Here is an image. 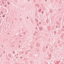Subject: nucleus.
Instances as JSON below:
<instances>
[{"label":"nucleus","instance_id":"obj_1","mask_svg":"<svg viewBox=\"0 0 64 64\" xmlns=\"http://www.w3.org/2000/svg\"><path fill=\"white\" fill-rule=\"evenodd\" d=\"M36 6H38V4H37L36 5Z\"/></svg>","mask_w":64,"mask_h":64},{"label":"nucleus","instance_id":"obj_2","mask_svg":"<svg viewBox=\"0 0 64 64\" xmlns=\"http://www.w3.org/2000/svg\"><path fill=\"white\" fill-rule=\"evenodd\" d=\"M5 15H3L2 17H5Z\"/></svg>","mask_w":64,"mask_h":64},{"label":"nucleus","instance_id":"obj_3","mask_svg":"<svg viewBox=\"0 0 64 64\" xmlns=\"http://www.w3.org/2000/svg\"><path fill=\"white\" fill-rule=\"evenodd\" d=\"M1 13H2V14H3V12L1 11Z\"/></svg>","mask_w":64,"mask_h":64},{"label":"nucleus","instance_id":"obj_4","mask_svg":"<svg viewBox=\"0 0 64 64\" xmlns=\"http://www.w3.org/2000/svg\"><path fill=\"white\" fill-rule=\"evenodd\" d=\"M13 52V54H14V53H15V52H14V51H13V52Z\"/></svg>","mask_w":64,"mask_h":64},{"label":"nucleus","instance_id":"obj_5","mask_svg":"<svg viewBox=\"0 0 64 64\" xmlns=\"http://www.w3.org/2000/svg\"><path fill=\"white\" fill-rule=\"evenodd\" d=\"M9 56H11V54H9Z\"/></svg>","mask_w":64,"mask_h":64},{"label":"nucleus","instance_id":"obj_6","mask_svg":"<svg viewBox=\"0 0 64 64\" xmlns=\"http://www.w3.org/2000/svg\"><path fill=\"white\" fill-rule=\"evenodd\" d=\"M2 3H3V4H4V2H2Z\"/></svg>","mask_w":64,"mask_h":64},{"label":"nucleus","instance_id":"obj_7","mask_svg":"<svg viewBox=\"0 0 64 64\" xmlns=\"http://www.w3.org/2000/svg\"><path fill=\"white\" fill-rule=\"evenodd\" d=\"M20 59H22V57H20Z\"/></svg>","mask_w":64,"mask_h":64},{"label":"nucleus","instance_id":"obj_8","mask_svg":"<svg viewBox=\"0 0 64 64\" xmlns=\"http://www.w3.org/2000/svg\"><path fill=\"white\" fill-rule=\"evenodd\" d=\"M4 6H5V7H6V5H4Z\"/></svg>","mask_w":64,"mask_h":64},{"label":"nucleus","instance_id":"obj_9","mask_svg":"<svg viewBox=\"0 0 64 64\" xmlns=\"http://www.w3.org/2000/svg\"><path fill=\"white\" fill-rule=\"evenodd\" d=\"M24 35L25 34V32H24Z\"/></svg>","mask_w":64,"mask_h":64},{"label":"nucleus","instance_id":"obj_10","mask_svg":"<svg viewBox=\"0 0 64 64\" xmlns=\"http://www.w3.org/2000/svg\"><path fill=\"white\" fill-rule=\"evenodd\" d=\"M8 5H9V4H10V3L8 2Z\"/></svg>","mask_w":64,"mask_h":64},{"label":"nucleus","instance_id":"obj_11","mask_svg":"<svg viewBox=\"0 0 64 64\" xmlns=\"http://www.w3.org/2000/svg\"><path fill=\"white\" fill-rule=\"evenodd\" d=\"M43 12H44V11H42V14L43 13Z\"/></svg>","mask_w":64,"mask_h":64},{"label":"nucleus","instance_id":"obj_12","mask_svg":"<svg viewBox=\"0 0 64 64\" xmlns=\"http://www.w3.org/2000/svg\"><path fill=\"white\" fill-rule=\"evenodd\" d=\"M27 19H28V18H28V17H27Z\"/></svg>","mask_w":64,"mask_h":64},{"label":"nucleus","instance_id":"obj_13","mask_svg":"<svg viewBox=\"0 0 64 64\" xmlns=\"http://www.w3.org/2000/svg\"><path fill=\"white\" fill-rule=\"evenodd\" d=\"M36 21H37V20H36V18H35V19Z\"/></svg>","mask_w":64,"mask_h":64},{"label":"nucleus","instance_id":"obj_14","mask_svg":"<svg viewBox=\"0 0 64 64\" xmlns=\"http://www.w3.org/2000/svg\"><path fill=\"white\" fill-rule=\"evenodd\" d=\"M20 37H21L22 36L21 35L20 36Z\"/></svg>","mask_w":64,"mask_h":64},{"label":"nucleus","instance_id":"obj_15","mask_svg":"<svg viewBox=\"0 0 64 64\" xmlns=\"http://www.w3.org/2000/svg\"><path fill=\"white\" fill-rule=\"evenodd\" d=\"M3 46H2V47H3Z\"/></svg>","mask_w":64,"mask_h":64},{"label":"nucleus","instance_id":"obj_16","mask_svg":"<svg viewBox=\"0 0 64 64\" xmlns=\"http://www.w3.org/2000/svg\"><path fill=\"white\" fill-rule=\"evenodd\" d=\"M16 55H18V54H16Z\"/></svg>","mask_w":64,"mask_h":64},{"label":"nucleus","instance_id":"obj_17","mask_svg":"<svg viewBox=\"0 0 64 64\" xmlns=\"http://www.w3.org/2000/svg\"><path fill=\"white\" fill-rule=\"evenodd\" d=\"M1 16H0V18H1Z\"/></svg>","mask_w":64,"mask_h":64},{"label":"nucleus","instance_id":"obj_18","mask_svg":"<svg viewBox=\"0 0 64 64\" xmlns=\"http://www.w3.org/2000/svg\"><path fill=\"white\" fill-rule=\"evenodd\" d=\"M8 2H8L7 3H8Z\"/></svg>","mask_w":64,"mask_h":64},{"label":"nucleus","instance_id":"obj_19","mask_svg":"<svg viewBox=\"0 0 64 64\" xmlns=\"http://www.w3.org/2000/svg\"><path fill=\"white\" fill-rule=\"evenodd\" d=\"M1 15V13H0V15Z\"/></svg>","mask_w":64,"mask_h":64},{"label":"nucleus","instance_id":"obj_20","mask_svg":"<svg viewBox=\"0 0 64 64\" xmlns=\"http://www.w3.org/2000/svg\"><path fill=\"white\" fill-rule=\"evenodd\" d=\"M4 53H5V51L4 52Z\"/></svg>","mask_w":64,"mask_h":64},{"label":"nucleus","instance_id":"obj_21","mask_svg":"<svg viewBox=\"0 0 64 64\" xmlns=\"http://www.w3.org/2000/svg\"><path fill=\"white\" fill-rule=\"evenodd\" d=\"M28 1H29V0H28Z\"/></svg>","mask_w":64,"mask_h":64},{"label":"nucleus","instance_id":"obj_22","mask_svg":"<svg viewBox=\"0 0 64 64\" xmlns=\"http://www.w3.org/2000/svg\"><path fill=\"white\" fill-rule=\"evenodd\" d=\"M39 24H41V23H39Z\"/></svg>","mask_w":64,"mask_h":64}]
</instances>
